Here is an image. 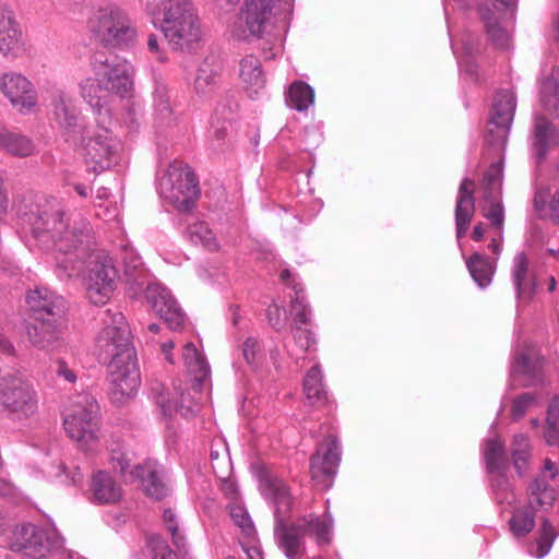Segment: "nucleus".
<instances>
[{
	"instance_id": "nucleus-36",
	"label": "nucleus",
	"mask_w": 559,
	"mask_h": 559,
	"mask_svg": "<svg viewBox=\"0 0 559 559\" xmlns=\"http://www.w3.org/2000/svg\"><path fill=\"white\" fill-rule=\"evenodd\" d=\"M556 499V491L544 479L535 478L528 486V507L547 510Z\"/></svg>"
},
{
	"instance_id": "nucleus-18",
	"label": "nucleus",
	"mask_w": 559,
	"mask_h": 559,
	"mask_svg": "<svg viewBox=\"0 0 559 559\" xmlns=\"http://www.w3.org/2000/svg\"><path fill=\"white\" fill-rule=\"evenodd\" d=\"M0 90L11 105L22 115L31 114L37 106V92L23 74L4 73L0 76Z\"/></svg>"
},
{
	"instance_id": "nucleus-33",
	"label": "nucleus",
	"mask_w": 559,
	"mask_h": 559,
	"mask_svg": "<svg viewBox=\"0 0 559 559\" xmlns=\"http://www.w3.org/2000/svg\"><path fill=\"white\" fill-rule=\"evenodd\" d=\"M222 67L214 57L205 58L199 66L194 88L198 94L206 95L217 85Z\"/></svg>"
},
{
	"instance_id": "nucleus-15",
	"label": "nucleus",
	"mask_w": 559,
	"mask_h": 559,
	"mask_svg": "<svg viewBox=\"0 0 559 559\" xmlns=\"http://www.w3.org/2000/svg\"><path fill=\"white\" fill-rule=\"evenodd\" d=\"M109 394L111 401L117 404H123L136 393L141 378L136 365V355H127L124 357L107 360Z\"/></svg>"
},
{
	"instance_id": "nucleus-44",
	"label": "nucleus",
	"mask_w": 559,
	"mask_h": 559,
	"mask_svg": "<svg viewBox=\"0 0 559 559\" xmlns=\"http://www.w3.org/2000/svg\"><path fill=\"white\" fill-rule=\"evenodd\" d=\"M490 475L491 488L497 503H507L511 506L515 501V495L512 490L509 478L504 475V471L495 472Z\"/></svg>"
},
{
	"instance_id": "nucleus-57",
	"label": "nucleus",
	"mask_w": 559,
	"mask_h": 559,
	"mask_svg": "<svg viewBox=\"0 0 559 559\" xmlns=\"http://www.w3.org/2000/svg\"><path fill=\"white\" fill-rule=\"evenodd\" d=\"M123 261L126 264L127 272L132 270L136 271L142 265L141 257L134 253L132 250L126 249Z\"/></svg>"
},
{
	"instance_id": "nucleus-61",
	"label": "nucleus",
	"mask_w": 559,
	"mask_h": 559,
	"mask_svg": "<svg viewBox=\"0 0 559 559\" xmlns=\"http://www.w3.org/2000/svg\"><path fill=\"white\" fill-rule=\"evenodd\" d=\"M0 353L13 356L15 354L14 345L10 340L0 333Z\"/></svg>"
},
{
	"instance_id": "nucleus-51",
	"label": "nucleus",
	"mask_w": 559,
	"mask_h": 559,
	"mask_svg": "<svg viewBox=\"0 0 559 559\" xmlns=\"http://www.w3.org/2000/svg\"><path fill=\"white\" fill-rule=\"evenodd\" d=\"M154 106L162 119L170 117L171 109L169 105L168 91L165 86H157L154 91Z\"/></svg>"
},
{
	"instance_id": "nucleus-4",
	"label": "nucleus",
	"mask_w": 559,
	"mask_h": 559,
	"mask_svg": "<svg viewBox=\"0 0 559 559\" xmlns=\"http://www.w3.org/2000/svg\"><path fill=\"white\" fill-rule=\"evenodd\" d=\"M148 13L174 50H189L201 40L200 20L190 0H160Z\"/></svg>"
},
{
	"instance_id": "nucleus-12",
	"label": "nucleus",
	"mask_w": 559,
	"mask_h": 559,
	"mask_svg": "<svg viewBox=\"0 0 559 559\" xmlns=\"http://www.w3.org/2000/svg\"><path fill=\"white\" fill-rule=\"evenodd\" d=\"M37 393L29 381L21 376L0 378V413L12 419H28L37 412Z\"/></svg>"
},
{
	"instance_id": "nucleus-50",
	"label": "nucleus",
	"mask_w": 559,
	"mask_h": 559,
	"mask_svg": "<svg viewBox=\"0 0 559 559\" xmlns=\"http://www.w3.org/2000/svg\"><path fill=\"white\" fill-rule=\"evenodd\" d=\"M229 122L227 120L213 119L211 122V145L213 150L222 147L227 134Z\"/></svg>"
},
{
	"instance_id": "nucleus-13",
	"label": "nucleus",
	"mask_w": 559,
	"mask_h": 559,
	"mask_svg": "<svg viewBox=\"0 0 559 559\" xmlns=\"http://www.w3.org/2000/svg\"><path fill=\"white\" fill-rule=\"evenodd\" d=\"M281 280L290 286L295 292V297L290 302V312L294 316L292 325L294 342L297 350L287 347L289 356L299 359L316 344L313 333L307 326L311 324V309L306 302L304 288L297 283L289 270H283L280 274Z\"/></svg>"
},
{
	"instance_id": "nucleus-27",
	"label": "nucleus",
	"mask_w": 559,
	"mask_h": 559,
	"mask_svg": "<svg viewBox=\"0 0 559 559\" xmlns=\"http://www.w3.org/2000/svg\"><path fill=\"white\" fill-rule=\"evenodd\" d=\"M91 501L96 504H114L122 497L121 486L106 471H97L91 481Z\"/></svg>"
},
{
	"instance_id": "nucleus-21",
	"label": "nucleus",
	"mask_w": 559,
	"mask_h": 559,
	"mask_svg": "<svg viewBox=\"0 0 559 559\" xmlns=\"http://www.w3.org/2000/svg\"><path fill=\"white\" fill-rule=\"evenodd\" d=\"M515 106V97L511 91H502L496 95L488 131L491 142L504 144L513 120Z\"/></svg>"
},
{
	"instance_id": "nucleus-52",
	"label": "nucleus",
	"mask_w": 559,
	"mask_h": 559,
	"mask_svg": "<svg viewBox=\"0 0 559 559\" xmlns=\"http://www.w3.org/2000/svg\"><path fill=\"white\" fill-rule=\"evenodd\" d=\"M148 546L153 552L154 559H177V555L173 552L165 540L158 536L151 537Z\"/></svg>"
},
{
	"instance_id": "nucleus-31",
	"label": "nucleus",
	"mask_w": 559,
	"mask_h": 559,
	"mask_svg": "<svg viewBox=\"0 0 559 559\" xmlns=\"http://www.w3.org/2000/svg\"><path fill=\"white\" fill-rule=\"evenodd\" d=\"M552 142L559 144V130H555L546 118L537 117L535 119L532 142V151L537 164H540L546 158Z\"/></svg>"
},
{
	"instance_id": "nucleus-59",
	"label": "nucleus",
	"mask_w": 559,
	"mask_h": 559,
	"mask_svg": "<svg viewBox=\"0 0 559 559\" xmlns=\"http://www.w3.org/2000/svg\"><path fill=\"white\" fill-rule=\"evenodd\" d=\"M147 48L152 53L157 56L159 61H165L164 55L159 49L158 38L155 34H151L147 38Z\"/></svg>"
},
{
	"instance_id": "nucleus-46",
	"label": "nucleus",
	"mask_w": 559,
	"mask_h": 559,
	"mask_svg": "<svg viewBox=\"0 0 559 559\" xmlns=\"http://www.w3.org/2000/svg\"><path fill=\"white\" fill-rule=\"evenodd\" d=\"M540 99L549 111L559 110V85L551 79L543 81L540 85Z\"/></svg>"
},
{
	"instance_id": "nucleus-28",
	"label": "nucleus",
	"mask_w": 559,
	"mask_h": 559,
	"mask_svg": "<svg viewBox=\"0 0 559 559\" xmlns=\"http://www.w3.org/2000/svg\"><path fill=\"white\" fill-rule=\"evenodd\" d=\"M239 79L249 97H255L265 87V76L258 57L248 55L239 62Z\"/></svg>"
},
{
	"instance_id": "nucleus-3",
	"label": "nucleus",
	"mask_w": 559,
	"mask_h": 559,
	"mask_svg": "<svg viewBox=\"0 0 559 559\" xmlns=\"http://www.w3.org/2000/svg\"><path fill=\"white\" fill-rule=\"evenodd\" d=\"M93 76L79 82L82 98L94 112L110 118L111 105L133 90L134 68L127 59L95 52L91 58Z\"/></svg>"
},
{
	"instance_id": "nucleus-54",
	"label": "nucleus",
	"mask_w": 559,
	"mask_h": 559,
	"mask_svg": "<svg viewBox=\"0 0 559 559\" xmlns=\"http://www.w3.org/2000/svg\"><path fill=\"white\" fill-rule=\"evenodd\" d=\"M55 373L58 378L63 379L68 383H75L78 376L75 371L69 367V365L63 359H58L56 361Z\"/></svg>"
},
{
	"instance_id": "nucleus-37",
	"label": "nucleus",
	"mask_w": 559,
	"mask_h": 559,
	"mask_svg": "<svg viewBox=\"0 0 559 559\" xmlns=\"http://www.w3.org/2000/svg\"><path fill=\"white\" fill-rule=\"evenodd\" d=\"M186 236L191 242L201 245L209 251H218L221 248L219 240L215 233L205 222H195L190 224L186 230Z\"/></svg>"
},
{
	"instance_id": "nucleus-60",
	"label": "nucleus",
	"mask_w": 559,
	"mask_h": 559,
	"mask_svg": "<svg viewBox=\"0 0 559 559\" xmlns=\"http://www.w3.org/2000/svg\"><path fill=\"white\" fill-rule=\"evenodd\" d=\"M473 52V48L469 46V44H464L463 46V55L459 56V64L460 67H465L466 71L469 73H474L473 66L469 64L468 60L464 58V55L466 57L471 56Z\"/></svg>"
},
{
	"instance_id": "nucleus-30",
	"label": "nucleus",
	"mask_w": 559,
	"mask_h": 559,
	"mask_svg": "<svg viewBox=\"0 0 559 559\" xmlns=\"http://www.w3.org/2000/svg\"><path fill=\"white\" fill-rule=\"evenodd\" d=\"M0 150L14 157L25 158L37 153L35 142L27 135L11 131L0 123Z\"/></svg>"
},
{
	"instance_id": "nucleus-23",
	"label": "nucleus",
	"mask_w": 559,
	"mask_h": 559,
	"mask_svg": "<svg viewBox=\"0 0 559 559\" xmlns=\"http://www.w3.org/2000/svg\"><path fill=\"white\" fill-rule=\"evenodd\" d=\"M156 405L165 416H171L180 413L183 417H191L198 411V405L189 392H183L181 388L174 385V392L165 390L163 384H156L152 388Z\"/></svg>"
},
{
	"instance_id": "nucleus-35",
	"label": "nucleus",
	"mask_w": 559,
	"mask_h": 559,
	"mask_svg": "<svg viewBox=\"0 0 559 559\" xmlns=\"http://www.w3.org/2000/svg\"><path fill=\"white\" fill-rule=\"evenodd\" d=\"M322 380V370L319 365L311 368L304 379V392L310 405L321 406L328 402V393Z\"/></svg>"
},
{
	"instance_id": "nucleus-17",
	"label": "nucleus",
	"mask_w": 559,
	"mask_h": 559,
	"mask_svg": "<svg viewBox=\"0 0 559 559\" xmlns=\"http://www.w3.org/2000/svg\"><path fill=\"white\" fill-rule=\"evenodd\" d=\"M341 460V450L335 437L329 436L310 459V474L316 485L329 489Z\"/></svg>"
},
{
	"instance_id": "nucleus-9",
	"label": "nucleus",
	"mask_w": 559,
	"mask_h": 559,
	"mask_svg": "<svg viewBox=\"0 0 559 559\" xmlns=\"http://www.w3.org/2000/svg\"><path fill=\"white\" fill-rule=\"evenodd\" d=\"M102 323L103 328L95 338V350L100 361L135 354L129 324L120 311L105 310Z\"/></svg>"
},
{
	"instance_id": "nucleus-40",
	"label": "nucleus",
	"mask_w": 559,
	"mask_h": 559,
	"mask_svg": "<svg viewBox=\"0 0 559 559\" xmlns=\"http://www.w3.org/2000/svg\"><path fill=\"white\" fill-rule=\"evenodd\" d=\"M313 100L314 91L309 84L296 81L290 85L287 103L292 108L298 111L307 110L313 104Z\"/></svg>"
},
{
	"instance_id": "nucleus-29",
	"label": "nucleus",
	"mask_w": 559,
	"mask_h": 559,
	"mask_svg": "<svg viewBox=\"0 0 559 559\" xmlns=\"http://www.w3.org/2000/svg\"><path fill=\"white\" fill-rule=\"evenodd\" d=\"M510 377L513 383L518 382L523 386L534 385L543 379L540 361L526 353H521L511 365Z\"/></svg>"
},
{
	"instance_id": "nucleus-20",
	"label": "nucleus",
	"mask_w": 559,
	"mask_h": 559,
	"mask_svg": "<svg viewBox=\"0 0 559 559\" xmlns=\"http://www.w3.org/2000/svg\"><path fill=\"white\" fill-rule=\"evenodd\" d=\"M26 304L35 320L53 318L55 321L64 319L67 302L47 287H36L26 295Z\"/></svg>"
},
{
	"instance_id": "nucleus-53",
	"label": "nucleus",
	"mask_w": 559,
	"mask_h": 559,
	"mask_svg": "<svg viewBox=\"0 0 559 559\" xmlns=\"http://www.w3.org/2000/svg\"><path fill=\"white\" fill-rule=\"evenodd\" d=\"M547 210L548 218L552 224L559 226V185L555 187L554 191L550 193Z\"/></svg>"
},
{
	"instance_id": "nucleus-64",
	"label": "nucleus",
	"mask_w": 559,
	"mask_h": 559,
	"mask_svg": "<svg viewBox=\"0 0 559 559\" xmlns=\"http://www.w3.org/2000/svg\"><path fill=\"white\" fill-rule=\"evenodd\" d=\"M484 234H485L484 224H483V223H478V224L474 227V229H473L472 238H473V240H475V241H480V240H483V238H484Z\"/></svg>"
},
{
	"instance_id": "nucleus-5",
	"label": "nucleus",
	"mask_w": 559,
	"mask_h": 559,
	"mask_svg": "<svg viewBox=\"0 0 559 559\" xmlns=\"http://www.w3.org/2000/svg\"><path fill=\"white\" fill-rule=\"evenodd\" d=\"M88 28L106 47L128 48L138 38V28L129 13L114 3L95 11L88 20Z\"/></svg>"
},
{
	"instance_id": "nucleus-11",
	"label": "nucleus",
	"mask_w": 559,
	"mask_h": 559,
	"mask_svg": "<svg viewBox=\"0 0 559 559\" xmlns=\"http://www.w3.org/2000/svg\"><path fill=\"white\" fill-rule=\"evenodd\" d=\"M82 134L81 144L90 169L100 173L119 163L122 144L108 127L98 124L93 129H84Z\"/></svg>"
},
{
	"instance_id": "nucleus-22",
	"label": "nucleus",
	"mask_w": 559,
	"mask_h": 559,
	"mask_svg": "<svg viewBox=\"0 0 559 559\" xmlns=\"http://www.w3.org/2000/svg\"><path fill=\"white\" fill-rule=\"evenodd\" d=\"M277 0H246L240 13L249 35L260 37L277 16Z\"/></svg>"
},
{
	"instance_id": "nucleus-43",
	"label": "nucleus",
	"mask_w": 559,
	"mask_h": 559,
	"mask_svg": "<svg viewBox=\"0 0 559 559\" xmlns=\"http://www.w3.org/2000/svg\"><path fill=\"white\" fill-rule=\"evenodd\" d=\"M511 454L514 467L520 475H523L527 469L531 457V444L526 435L519 433L514 436Z\"/></svg>"
},
{
	"instance_id": "nucleus-62",
	"label": "nucleus",
	"mask_w": 559,
	"mask_h": 559,
	"mask_svg": "<svg viewBox=\"0 0 559 559\" xmlns=\"http://www.w3.org/2000/svg\"><path fill=\"white\" fill-rule=\"evenodd\" d=\"M175 347V343L173 341H168V342H164L162 345H160V349H162V353L164 354L165 356V359L174 365L175 364V358H174V355H173V349Z\"/></svg>"
},
{
	"instance_id": "nucleus-55",
	"label": "nucleus",
	"mask_w": 559,
	"mask_h": 559,
	"mask_svg": "<svg viewBox=\"0 0 559 559\" xmlns=\"http://www.w3.org/2000/svg\"><path fill=\"white\" fill-rule=\"evenodd\" d=\"M241 546L249 559H263L255 534L251 537H246V540L241 542Z\"/></svg>"
},
{
	"instance_id": "nucleus-48",
	"label": "nucleus",
	"mask_w": 559,
	"mask_h": 559,
	"mask_svg": "<svg viewBox=\"0 0 559 559\" xmlns=\"http://www.w3.org/2000/svg\"><path fill=\"white\" fill-rule=\"evenodd\" d=\"M538 405V399L534 393H523L516 396L511 404V417L514 421L520 420L534 406Z\"/></svg>"
},
{
	"instance_id": "nucleus-45",
	"label": "nucleus",
	"mask_w": 559,
	"mask_h": 559,
	"mask_svg": "<svg viewBox=\"0 0 559 559\" xmlns=\"http://www.w3.org/2000/svg\"><path fill=\"white\" fill-rule=\"evenodd\" d=\"M557 535L550 521L543 519L539 528V537L536 542V550L532 551V555L537 558L545 557L550 551Z\"/></svg>"
},
{
	"instance_id": "nucleus-42",
	"label": "nucleus",
	"mask_w": 559,
	"mask_h": 559,
	"mask_svg": "<svg viewBox=\"0 0 559 559\" xmlns=\"http://www.w3.org/2000/svg\"><path fill=\"white\" fill-rule=\"evenodd\" d=\"M509 525L514 537H525L535 527V511L528 506L522 509H515L509 521Z\"/></svg>"
},
{
	"instance_id": "nucleus-24",
	"label": "nucleus",
	"mask_w": 559,
	"mask_h": 559,
	"mask_svg": "<svg viewBox=\"0 0 559 559\" xmlns=\"http://www.w3.org/2000/svg\"><path fill=\"white\" fill-rule=\"evenodd\" d=\"M26 326V335L33 346L40 350H55L61 344L64 320L55 321L53 318L36 320Z\"/></svg>"
},
{
	"instance_id": "nucleus-41",
	"label": "nucleus",
	"mask_w": 559,
	"mask_h": 559,
	"mask_svg": "<svg viewBox=\"0 0 559 559\" xmlns=\"http://www.w3.org/2000/svg\"><path fill=\"white\" fill-rule=\"evenodd\" d=\"M484 456L489 474L506 469V448L498 439H489L484 447Z\"/></svg>"
},
{
	"instance_id": "nucleus-7",
	"label": "nucleus",
	"mask_w": 559,
	"mask_h": 559,
	"mask_svg": "<svg viewBox=\"0 0 559 559\" xmlns=\"http://www.w3.org/2000/svg\"><path fill=\"white\" fill-rule=\"evenodd\" d=\"M503 160L492 163L481 179L484 216L490 222L496 236L489 243V249L499 257L503 247L504 205L502 202Z\"/></svg>"
},
{
	"instance_id": "nucleus-25",
	"label": "nucleus",
	"mask_w": 559,
	"mask_h": 559,
	"mask_svg": "<svg viewBox=\"0 0 559 559\" xmlns=\"http://www.w3.org/2000/svg\"><path fill=\"white\" fill-rule=\"evenodd\" d=\"M474 187L475 182L469 178H464L459 187L454 211L456 239L459 243L467 233L475 214Z\"/></svg>"
},
{
	"instance_id": "nucleus-8",
	"label": "nucleus",
	"mask_w": 559,
	"mask_h": 559,
	"mask_svg": "<svg viewBox=\"0 0 559 559\" xmlns=\"http://www.w3.org/2000/svg\"><path fill=\"white\" fill-rule=\"evenodd\" d=\"M99 406L91 395H79L63 412V427L72 440L88 449L98 439Z\"/></svg>"
},
{
	"instance_id": "nucleus-14",
	"label": "nucleus",
	"mask_w": 559,
	"mask_h": 559,
	"mask_svg": "<svg viewBox=\"0 0 559 559\" xmlns=\"http://www.w3.org/2000/svg\"><path fill=\"white\" fill-rule=\"evenodd\" d=\"M63 538L56 530H45L31 523L17 525L11 535L10 548L32 559H43L61 548Z\"/></svg>"
},
{
	"instance_id": "nucleus-1",
	"label": "nucleus",
	"mask_w": 559,
	"mask_h": 559,
	"mask_svg": "<svg viewBox=\"0 0 559 559\" xmlns=\"http://www.w3.org/2000/svg\"><path fill=\"white\" fill-rule=\"evenodd\" d=\"M21 225L48 250L66 277L79 275L86 264V293L94 305H105L117 278L112 258L104 250L90 251L91 225L80 214L64 218L58 204H35L21 217Z\"/></svg>"
},
{
	"instance_id": "nucleus-2",
	"label": "nucleus",
	"mask_w": 559,
	"mask_h": 559,
	"mask_svg": "<svg viewBox=\"0 0 559 559\" xmlns=\"http://www.w3.org/2000/svg\"><path fill=\"white\" fill-rule=\"evenodd\" d=\"M259 489L272 506L274 514V539L287 559H301L306 555V538H314L319 545L331 540L333 518L329 511L322 515L308 513L290 520L293 498L284 480L265 466L257 473Z\"/></svg>"
},
{
	"instance_id": "nucleus-10",
	"label": "nucleus",
	"mask_w": 559,
	"mask_h": 559,
	"mask_svg": "<svg viewBox=\"0 0 559 559\" xmlns=\"http://www.w3.org/2000/svg\"><path fill=\"white\" fill-rule=\"evenodd\" d=\"M160 197L179 211H189L199 195L198 180L185 163L174 160L158 181Z\"/></svg>"
},
{
	"instance_id": "nucleus-63",
	"label": "nucleus",
	"mask_w": 559,
	"mask_h": 559,
	"mask_svg": "<svg viewBox=\"0 0 559 559\" xmlns=\"http://www.w3.org/2000/svg\"><path fill=\"white\" fill-rule=\"evenodd\" d=\"M543 471L545 473H548L550 478H555L556 475L558 474L557 465L550 459H546L545 460V464H544V469Z\"/></svg>"
},
{
	"instance_id": "nucleus-47",
	"label": "nucleus",
	"mask_w": 559,
	"mask_h": 559,
	"mask_svg": "<svg viewBox=\"0 0 559 559\" xmlns=\"http://www.w3.org/2000/svg\"><path fill=\"white\" fill-rule=\"evenodd\" d=\"M163 519H164V522L166 524L168 532L171 534L173 543H174L175 547L177 548V551L181 556H186L187 555L186 538H185L183 534H181V532L178 527L176 514L174 513L173 510L167 509L164 511Z\"/></svg>"
},
{
	"instance_id": "nucleus-34",
	"label": "nucleus",
	"mask_w": 559,
	"mask_h": 559,
	"mask_svg": "<svg viewBox=\"0 0 559 559\" xmlns=\"http://www.w3.org/2000/svg\"><path fill=\"white\" fill-rule=\"evenodd\" d=\"M466 266L474 282L480 287H488L496 272V261L490 260L483 253L475 252L466 259Z\"/></svg>"
},
{
	"instance_id": "nucleus-49",
	"label": "nucleus",
	"mask_w": 559,
	"mask_h": 559,
	"mask_svg": "<svg viewBox=\"0 0 559 559\" xmlns=\"http://www.w3.org/2000/svg\"><path fill=\"white\" fill-rule=\"evenodd\" d=\"M230 516L234 523L241 530L245 537L254 535L255 530L247 510L241 506H233L230 508Z\"/></svg>"
},
{
	"instance_id": "nucleus-16",
	"label": "nucleus",
	"mask_w": 559,
	"mask_h": 559,
	"mask_svg": "<svg viewBox=\"0 0 559 559\" xmlns=\"http://www.w3.org/2000/svg\"><path fill=\"white\" fill-rule=\"evenodd\" d=\"M49 105L52 119L61 129L66 141L76 144L79 134L84 129L79 123L80 111L74 104L72 95L68 91L55 86L49 92Z\"/></svg>"
},
{
	"instance_id": "nucleus-38",
	"label": "nucleus",
	"mask_w": 559,
	"mask_h": 559,
	"mask_svg": "<svg viewBox=\"0 0 559 559\" xmlns=\"http://www.w3.org/2000/svg\"><path fill=\"white\" fill-rule=\"evenodd\" d=\"M511 277L519 298L531 294L528 258L524 252H519L513 258Z\"/></svg>"
},
{
	"instance_id": "nucleus-56",
	"label": "nucleus",
	"mask_w": 559,
	"mask_h": 559,
	"mask_svg": "<svg viewBox=\"0 0 559 559\" xmlns=\"http://www.w3.org/2000/svg\"><path fill=\"white\" fill-rule=\"evenodd\" d=\"M260 352V345L257 338L248 337L242 344V356L248 364L255 360L257 354Z\"/></svg>"
},
{
	"instance_id": "nucleus-19",
	"label": "nucleus",
	"mask_w": 559,
	"mask_h": 559,
	"mask_svg": "<svg viewBox=\"0 0 559 559\" xmlns=\"http://www.w3.org/2000/svg\"><path fill=\"white\" fill-rule=\"evenodd\" d=\"M146 299L154 312L166 322L169 329L176 331L183 326L186 314L167 288L158 284L148 285Z\"/></svg>"
},
{
	"instance_id": "nucleus-39",
	"label": "nucleus",
	"mask_w": 559,
	"mask_h": 559,
	"mask_svg": "<svg viewBox=\"0 0 559 559\" xmlns=\"http://www.w3.org/2000/svg\"><path fill=\"white\" fill-rule=\"evenodd\" d=\"M481 20L484 21L488 37L492 44L500 49L509 47L510 34L507 29L500 26L493 12L488 8L479 9Z\"/></svg>"
},
{
	"instance_id": "nucleus-58",
	"label": "nucleus",
	"mask_w": 559,
	"mask_h": 559,
	"mask_svg": "<svg viewBox=\"0 0 559 559\" xmlns=\"http://www.w3.org/2000/svg\"><path fill=\"white\" fill-rule=\"evenodd\" d=\"M266 317L270 324L274 328L278 329L282 326L281 308L277 305H272L269 307Z\"/></svg>"
},
{
	"instance_id": "nucleus-26",
	"label": "nucleus",
	"mask_w": 559,
	"mask_h": 559,
	"mask_svg": "<svg viewBox=\"0 0 559 559\" xmlns=\"http://www.w3.org/2000/svg\"><path fill=\"white\" fill-rule=\"evenodd\" d=\"M0 52L16 58L24 52L22 31L12 12H0Z\"/></svg>"
},
{
	"instance_id": "nucleus-32",
	"label": "nucleus",
	"mask_w": 559,
	"mask_h": 559,
	"mask_svg": "<svg viewBox=\"0 0 559 559\" xmlns=\"http://www.w3.org/2000/svg\"><path fill=\"white\" fill-rule=\"evenodd\" d=\"M182 360L188 373L192 377L197 385H200L210 376V365L204 355L198 350L192 342H188L182 347Z\"/></svg>"
},
{
	"instance_id": "nucleus-6",
	"label": "nucleus",
	"mask_w": 559,
	"mask_h": 559,
	"mask_svg": "<svg viewBox=\"0 0 559 559\" xmlns=\"http://www.w3.org/2000/svg\"><path fill=\"white\" fill-rule=\"evenodd\" d=\"M133 456V452L120 442H112L109 447V464L115 471L130 481L139 480L147 496L157 500L166 497L168 487L164 480L162 466L153 460H147L129 471Z\"/></svg>"
}]
</instances>
